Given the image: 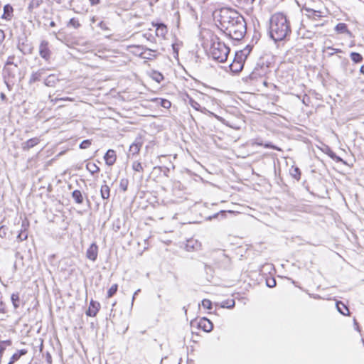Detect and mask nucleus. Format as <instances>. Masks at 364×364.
<instances>
[{"instance_id": "nucleus-43", "label": "nucleus", "mask_w": 364, "mask_h": 364, "mask_svg": "<svg viewBox=\"0 0 364 364\" xmlns=\"http://www.w3.org/2000/svg\"><path fill=\"white\" fill-rule=\"evenodd\" d=\"M237 2L242 6H248L252 4L255 0H236Z\"/></svg>"}, {"instance_id": "nucleus-56", "label": "nucleus", "mask_w": 364, "mask_h": 364, "mask_svg": "<svg viewBox=\"0 0 364 364\" xmlns=\"http://www.w3.org/2000/svg\"><path fill=\"white\" fill-rule=\"evenodd\" d=\"M1 98L2 100L6 99V95H5L4 93H1Z\"/></svg>"}, {"instance_id": "nucleus-39", "label": "nucleus", "mask_w": 364, "mask_h": 364, "mask_svg": "<svg viewBox=\"0 0 364 364\" xmlns=\"http://www.w3.org/2000/svg\"><path fill=\"white\" fill-rule=\"evenodd\" d=\"M189 105L193 108L195 109L196 110H198V111H200L201 110V106L196 101H195L194 100H193L192 98H191L189 100Z\"/></svg>"}, {"instance_id": "nucleus-3", "label": "nucleus", "mask_w": 364, "mask_h": 364, "mask_svg": "<svg viewBox=\"0 0 364 364\" xmlns=\"http://www.w3.org/2000/svg\"><path fill=\"white\" fill-rule=\"evenodd\" d=\"M210 53L214 60L223 63L228 58L230 48L223 42L214 41L211 46Z\"/></svg>"}, {"instance_id": "nucleus-36", "label": "nucleus", "mask_w": 364, "mask_h": 364, "mask_svg": "<svg viewBox=\"0 0 364 364\" xmlns=\"http://www.w3.org/2000/svg\"><path fill=\"white\" fill-rule=\"evenodd\" d=\"M118 289V285L117 284H113L107 291V297H112L114 294H116Z\"/></svg>"}, {"instance_id": "nucleus-16", "label": "nucleus", "mask_w": 364, "mask_h": 364, "mask_svg": "<svg viewBox=\"0 0 364 364\" xmlns=\"http://www.w3.org/2000/svg\"><path fill=\"white\" fill-rule=\"evenodd\" d=\"M306 11L309 13L307 16L313 21H317L322 17V13L320 11H316L311 9H306Z\"/></svg>"}, {"instance_id": "nucleus-41", "label": "nucleus", "mask_w": 364, "mask_h": 364, "mask_svg": "<svg viewBox=\"0 0 364 364\" xmlns=\"http://www.w3.org/2000/svg\"><path fill=\"white\" fill-rule=\"evenodd\" d=\"M91 145V141L89 139L83 140L80 144V148L82 149H87Z\"/></svg>"}, {"instance_id": "nucleus-15", "label": "nucleus", "mask_w": 364, "mask_h": 364, "mask_svg": "<svg viewBox=\"0 0 364 364\" xmlns=\"http://www.w3.org/2000/svg\"><path fill=\"white\" fill-rule=\"evenodd\" d=\"M335 31L338 33H346L349 37H352V33L348 29V26L345 23H339L335 27Z\"/></svg>"}, {"instance_id": "nucleus-8", "label": "nucleus", "mask_w": 364, "mask_h": 364, "mask_svg": "<svg viewBox=\"0 0 364 364\" xmlns=\"http://www.w3.org/2000/svg\"><path fill=\"white\" fill-rule=\"evenodd\" d=\"M200 328L205 332H210L213 328V323L205 317L201 318L198 323Z\"/></svg>"}, {"instance_id": "nucleus-60", "label": "nucleus", "mask_w": 364, "mask_h": 364, "mask_svg": "<svg viewBox=\"0 0 364 364\" xmlns=\"http://www.w3.org/2000/svg\"><path fill=\"white\" fill-rule=\"evenodd\" d=\"M8 364H14L11 361H9Z\"/></svg>"}, {"instance_id": "nucleus-21", "label": "nucleus", "mask_w": 364, "mask_h": 364, "mask_svg": "<svg viewBox=\"0 0 364 364\" xmlns=\"http://www.w3.org/2000/svg\"><path fill=\"white\" fill-rule=\"evenodd\" d=\"M28 353L27 350L21 349L14 353L10 359V361L15 363L20 359L22 355H26Z\"/></svg>"}, {"instance_id": "nucleus-23", "label": "nucleus", "mask_w": 364, "mask_h": 364, "mask_svg": "<svg viewBox=\"0 0 364 364\" xmlns=\"http://www.w3.org/2000/svg\"><path fill=\"white\" fill-rule=\"evenodd\" d=\"M11 300L15 309H18L20 306L21 301L18 292L13 293L11 296Z\"/></svg>"}, {"instance_id": "nucleus-58", "label": "nucleus", "mask_w": 364, "mask_h": 364, "mask_svg": "<svg viewBox=\"0 0 364 364\" xmlns=\"http://www.w3.org/2000/svg\"><path fill=\"white\" fill-rule=\"evenodd\" d=\"M222 256L225 258V259H227V256L224 254V253H222Z\"/></svg>"}, {"instance_id": "nucleus-50", "label": "nucleus", "mask_w": 364, "mask_h": 364, "mask_svg": "<svg viewBox=\"0 0 364 364\" xmlns=\"http://www.w3.org/2000/svg\"><path fill=\"white\" fill-rule=\"evenodd\" d=\"M5 38V34L3 30L0 29V43Z\"/></svg>"}, {"instance_id": "nucleus-20", "label": "nucleus", "mask_w": 364, "mask_h": 364, "mask_svg": "<svg viewBox=\"0 0 364 364\" xmlns=\"http://www.w3.org/2000/svg\"><path fill=\"white\" fill-rule=\"evenodd\" d=\"M326 154L336 162L346 164V162L340 156H337L328 146L326 147Z\"/></svg>"}, {"instance_id": "nucleus-1", "label": "nucleus", "mask_w": 364, "mask_h": 364, "mask_svg": "<svg viewBox=\"0 0 364 364\" xmlns=\"http://www.w3.org/2000/svg\"><path fill=\"white\" fill-rule=\"evenodd\" d=\"M218 21L225 33L233 40L240 41L246 33V22L244 17L234 9H220Z\"/></svg>"}, {"instance_id": "nucleus-55", "label": "nucleus", "mask_w": 364, "mask_h": 364, "mask_svg": "<svg viewBox=\"0 0 364 364\" xmlns=\"http://www.w3.org/2000/svg\"><path fill=\"white\" fill-rule=\"evenodd\" d=\"M360 72L362 74H364V65L360 67Z\"/></svg>"}, {"instance_id": "nucleus-31", "label": "nucleus", "mask_w": 364, "mask_h": 364, "mask_svg": "<svg viewBox=\"0 0 364 364\" xmlns=\"http://www.w3.org/2000/svg\"><path fill=\"white\" fill-rule=\"evenodd\" d=\"M86 168L90 172L91 174H94L100 171V168L95 163H87Z\"/></svg>"}, {"instance_id": "nucleus-26", "label": "nucleus", "mask_w": 364, "mask_h": 364, "mask_svg": "<svg viewBox=\"0 0 364 364\" xmlns=\"http://www.w3.org/2000/svg\"><path fill=\"white\" fill-rule=\"evenodd\" d=\"M100 193H101V196L103 199H108L109 198V196H110V188L109 187L105 184V185H102L101 186V189H100Z\"/></svg>"}, {"instance_id": "nucleus-51", "label": "nucleus", "mask_w": 364, "mask_h": 364, "mask_svg": "<svg viewBox=\"0 0 364 364\" xmlns=\"http://www.w3.org/2000/svg\"><path fill=\"white\" fill-rule=\"evenodd\" d=\"M46 360L50 364L52 363V358H51V355L49 353L47 354Z\"/></svg>"}, {"instance_id": "nucleus-29", "label": "nucleus", "mask_w": 364, "mask_h": 364, "mask_svg": "<svg viewBox=\"0 0 364 364\" xmlns=\"http://www.w3.org/2000/svg\"><path fill=\"white\" fill-rule=\"evenodd\" d=\"M291 176L297 181L300 180L301 178V171L298 167L292 166L290 169Z\"/></svg>"}, {"instance_id": "nucleus-42", "label": "nucleus", "mask_w": 364, "mask_h": 364, "mask_svg": "<svg viewBox=\"0 0 364 364\" xmlns=\"http://www.w3.org/2000/svg\"><path fill=\"white\" fill-rule=\"evenodd\" d=\"M194 243H197L196 241L194 240H188L187 244L186 245V248L188 251H190L191 250H194L195 246Z\"/></svg>"}, {"instance_id": "nucleus-13", "label": "nucleus", "mask_w": 364, "mask_h": 364, "mask_svg": "<svg viewBox=\"0 0 364 364\" xmlns=\"http://www.w3.org/2000/svg\"><path fill=\"white\" fill-rule=\"evenodd\" d=\"M39 142H40V139L37 137L30 139L27 140L26 141L22 143V144H21L22 149L24 151H28L30 149L34 147Z\"/></svg>"}, {"instance_id": "nucleus-9", "label": "nucleus", "mask_w": 364, "mask_h": 364, "mask_svg": "<svg viewBox=\"0 0 364 364\" xmlns=\"http://www.w3.org/2000/svg\"><path fill=\"white\" fill-rule=\"evenodd\" d=\"M97 253L98 247L95 243H92L87 249L86 256L89 259L95 261L97 257Z\"/></svg>"}, {"instance_id": "nucleus-49", "label": "nucleus", "mask_w": 364, "mask_h": 364, "mask_svg": "<svg viewBox=\"0 0 364 364\" xmlns=\"http://www.w3.org/2000/svg\"><path fill=\"white\" fill-rule=\"evenodd\" d=\"M141 291V289H137L134 293V295L132 296V305H133V303H134V301L135 299V297L136 296H137V294Z\"/></svg>"}, {"instance_id": "nucleus-46", "label": "nucleus", "mask_w": 364, "mask_h": 364, "mask_svg": "<svg viewBox=\"0 0 364 364\" xmlns=\"http://www.w3.org/2000/svg\"><path fill=\"white\" fill-rule=\"evenodd\" d=\"M14 55H11L7 59V61L6 63V65H14L15 67H17L18 65L17 64H15L14 63Z\"/></svg>"}, {"instance_id": "nucleus-24", "label": "nucleus", "mask_w": 364, "mask_h": 364, "mask_svg": "<svg viewBox=\"0 0 364 364\" xmlns=\"http://www.w3.org/2000/svg\"><path fill=\"white\" fill-rule=\"evenodd\" d=\"M336 307L338 311L343 315H348L349 309L348 307L341 301L336 302Z\"/></svg>"}, {"instance_id": "nucleus-5", "label": "nucleus", "mask_w": 364, "mask_h": 364, "mask_svg": "<svg viewBox=\"0 0 364 364\" xmlns=\"http://www.w3.org/2000/svg\"><path fill=\"white\" fill-rule=\"evenodd\" d=\"M268 70V65H266L264 63H262V65L257 64V66L254 68L253 71L250 73V78L251 80H255L257 78V77L265 75Z\"/></svg>"}, {"instance_id": "nucleus-35", "label": "nucleus", "mask_w": 364, "mask_h": 364, "mask_svg": "<svg viewBox=\"0 0 364 364\" xmlns=\"http://www.w3.org/2000/svg\"><path fill=\"white\" fill-rule=\"evenodd\" d=\"M129 184V180L126 178H123L120 180L119 182V188L123 191V192H125L127 191Z\"/></svg>"}, {"instance_id": "nucleus-28", "label": "nucleus", "mask_w": 364, "mask_h": 364, "mask_svg": "<svg viewBox=\"0 0 364 364\" xmlns=\"http://www.w3.org/2000/svg\"><path fill=\"white\" fill-rule=\"evenodd\" d=\"M43 3V0H31L28 4V10L32 12L33 9H37Z\"/></svg>"}, {"instance_id": "nucleus-14", "label": "nucleus", "mask_w": 364, "mask_h": 364, "mask_svg": "<svg viewBox=\"0 0 364 364\" xmlns=\"http://www.w3.org/2000/svg\"><path fill=\"white\" fill-rule=\"evenodd\" d=\"M14 9L10 4H6L4 6V13L1 16V18L6 21H11L13 18Z\"/></svg>"}, {"instance_id": "nucleus-22", "label": "nucleus", "mask_w": 364, "mask_h": 364, "mask_svg": "<svg viewBox=\"0 0 364 364\" xmlns=\"http://www.w3.org/2000/svg\"><path fill=\"white\" fill-rule=\"evenodd\" d=\"M72 197H73V198L74 199V200L75 201L76 203H77V204L82 203V202H83V197H82V193H81L80 191L75 190L72 193Z\"/></svg>"}, {"instance_id": "nucleus-4", "label": "nucleus", "mask_w": 364, "mask_h": 364, "mask_svg": "<svg viewBox=\"0 0 364 364\" xmlns=\"http://www.w3.org/2000/svg\"><path fill=\"white\" fill-rule=\"evenodd\" d=\"M246 60L244 53L236 52L232 63L230 65V68L233 73H238L242 70L244 62Z\"/></svg>"}, {"instance_id": "nucleus-37", "label": "nucleus", "mask_w": 364, "mask_h": 364, "mask_svg": "<svg viewBox=\"0 0 364 364\" xmlns=\"http://www.w3.org/2000/svg\"><path fill=\"white\" fill-rule=\"evenodd\" d=\"M132 168L135 171H138V172H143L144 171V168H143L140 162H139V161H134L132 164Z\"/></svg>"}, {"instance_id": "nucleus-45", "label": "nucleus", "mask_w": 364, "mask_h": 364, "mask_svg": "<svg viewBox=\"0 0 364 364\" xmlns=\"http://www.w3.org/2000/svg\"><path fill=\"white\" fill-rule=\"evenodd\" d=\"M98 26L102 29V30H104V31H109L110 29L107 25V23L105 21H100L98 24Z\"/></svg>"}, {"instance_id": "nucleus-44", "label": "nucleus", "mask_w": 364, "mask_h": 364, "mask_svg": "<svg viewBox=\"0 0 364 364\" xmlns=\"http://www.w3.org/2000/svg\"><path fill=\"white\" fill-rule=\"evenodd\" d=\"M252 48L247 46L243 50L237 51L238 53H244L245 58H247L248 55L250 53Z\"/></svg>"}, {"instance_id": "nucleus-34", "label": "nucleus", "mask_w": 364, "mask_h": 364, "mask_svg": "<svg viewBox=\"0 0 364 364\" xmlns=\"http://www.w3.org/2000/svg\"><path fill=\"white\" fill-rule=\"evenodd\" d=\"M235 302L233 299L223 301L221 304L222 308L231 309L235 306Z\"/></svg>"}, {"instance_id": "nucleus-2", "label": "nucleus", "mask_w": 364, "mask_h": 364, "mask_svg": "<svg viewBox=\"0 0 364 364\" xmlns=\"http://www.w3.org/2000/svg\"><path fill=\"white\" fill-rule=\"evenodd\" d=\"M269 36L274 41L287 39L291 34L289 21L282 13H276L269 20Z\"/></svg>"}, {"instance_id": "nucleus-12", "label": "nucleus", "mask_w": 364, "mask_h": 364, "mask_svg": "<svg viewBox=\"0 0 364 364\" xmlns=\"http://www.w3.org/2000/svg\"><path fill=\"white\" fill-rule=\"evenodd\" d=\"M104 159L107 165L112 166L115 163L117 159L115 151L112 149H109L106 152Z\"/></svg>"}, {"instance_id": "nucleus-17", "label": "nucleus", "mask_w": 364, "mask_h": 364, "mask_svg": "<svg viewBox=\"0 0 364 364\" xmlns=\"http://www.w3.org/2000/svg\"><path fill=\"white\" fill-rule=\"evenodd\" d=\"M154 26L156 27V36L164 37L166 34L167 28H166V26L164 23H156Z\"/></svg>"}, {"instance_id": "nucleus-54", "label": "nucleus", "mask_w": 364, "mask_h": 364, "mask_svg": "<svg viewBox=\"0 0 364 364\" xmlns=\"http://www.w3.org/2000/svg\"><path fill=\"white\" fill-rule=\"evenodd\" d=\"M49 25L51 27H54V26H55V23L52 21L50 22Z\"/></svg>"}, {"instance_id": "nucleus-52", "label": "nucleus", "mask_w": 364, "mask_h": 364, "mask_svg": "<svg viewBox=\"0 0 364 364\" xmlns=\"http://www.w3.org/2000/svg\"><path fill=\"white\" fill-rule=\"evenodd\" d=\"M92 5H97L100 3V0H90Z\"/></svg>"}, {"instance_id": "nucleus-48", "label": "nucleus", "mask_w": 364, "mask_h": 364, "mask_svg": "<svg viewBox=\"0 0 364 364\" xmlns=\"http://www.w3.org/2000/svg\"><path fill=\"white\" fill-rule=\"evenodd\" d=\"M327 49L332 50V52L330 53L331 55H333L334 53H341V49L333 48L332 47H328Z\"/></svg>"}, {"instance_id": "nucleus-30", "label": "nucleus", "mask_w": 364, "mask_h": 364, "mask_svg": "<svg viewBox=\"0 0 364 364\" xmlns=\"http://www.w3.org/2000/svg\"><path fill=\"white\" fill-rule=\"evenodd\" d=\"M350 56L351 60L355 63H361L363 61V56L360 53H356V52H352L350 53Z\"/></svg>"}, {"instance_id": "nucleus-57", "label": "nucleus", "mask_w": 364, "mask_h": 364, "mask_svg": "<svg viewBox=\"0 0 364 364\" xmlns=\"http://www.w3.org/2000/svg\"><path fill=\"white\" fill-rule=\"evenodd\" d=\"M323 23H318V24H316L315 26H323Z\"/></svg>"}, {"instance_id": "nucleus-40", "label": "nucleus", "mask_w": 364, "mask_h": 364, "mask_svg": "<svg viewBox=\"0 0 364 364\" xmlns=\"http://www.w3.org/2000/svg\"><path fill=\"white\" fill-rule=\"evenodd\" d=\"M202 306L207 309H212V302L209 299H203L202 301Z\"/></svg>"}, {"instance_id": "nucleus-53", "label": "nucleus", "mask_w": 364, "mask_h": 364, "mask_svg": "<svg viewBox=\"0 0 364 364\" xmlns=\"http://www.w3.org/2000/svg\"><path fill=\"white\" fill-rule=\"evenodd\" d=\"M22 236H23V234L21 233V234L18 235V237H19L21 240H25V239L27 238V235L26 234L23 235V237H22Z\"/></svg>"}, {"instance_id": "nucleus-7", "label": "nucleus", "mask_w": 364, "mask_h": 364, "mask_svg": "<svg viewBox=\"0 0 364 364\" xmlns=\"http://www.w3.org/2000/svg\"><path fill=\"white\" fill-rule=\"evenodd\" d=\"M46 70H50V68H40L36 71L32 72L28 80V84L31 85L36 82L40 81L43 76L46 74Z\"/></svg>"}, {"instance_id": "nucleus-6", "label": "nucleus", "mask_w": 364, "mask_h": 364, "mask_svg": "<svg viewBox=\"0 0 364 364\" xmlns=\"http://www.w3.org/2000/svg\"><path fill=\"white\" fill-rule=\"evenodd\" d=\"M39 55L46 62L50 61L51 57V51L48 47V42L42 41L39 46Z\"/></svg>"}, {"instance_id": "nucleus-32", "label": "nucleus", "mask_w": 364, "mask_h": 364, "mask_svg": "<svg viewBox=\"0 0 364 364\" xmlns=\"http://www.w3.org/2000/svg\"><path fill=\"white\" fill-rule=\"evenodd\" d=\"M252 144L253 145L254 144H257L258 146H263L265 148H269V149H275V150H278V151L281 150L279 147H277V146H276L274 145H272L270 143L263 144L262 142H259L257 141H255L252 142Z\"/></svg>"}, {"instance_id": "nucleus-33", "label": "nucleus", "mask_w": 364, "mask_h": 364, "mask_svg": "<svg viewBox=\"0 0 364 364\" xmlns=\"http://www.w3.org/2000/svg\"><path fill=\"white\" fill-rule=\"evenodd\" d=\"M151 77L157 82H161L164 80L163 75L158 71H153L151 73Z\"/></svg>"}, {"instance_id": "nucleus-27", "label": "nucleus", "mask_w": 364, "mask_h": 364, "mask_svg": "<svg viewBox=\"0 0 364 364\" xmlns=\"http://www.w3.org/2000/svg\"><path fill=\"white\" fill-rule=\"evenodd\" d=\"M153 101L159 102L161 107L166 109H168L171 106V102L166 99L155 98L153 100Z\"/></svg>"}, {"instance_id": "nucleus-19", "label": "nucleus", "mask_w": 364, "mask_h": 364, "mask_svg": "<svg viewBox=\"0 0 364 364\" xmlns=\"http://www.w3.org/2000/svg\"><path fill=\"white\" fill-rule=\"evenodd\" d=\"M141 145H142V144L140 141H135L134 143H132L130 145L129 150V152L132 155L137 154L139 152V151H140Z\"/></svg>"}, {"instance_id": "nucleus-47", "label": "nucleus", "mask_w": 364, "mask_h": 364, "mask_svg": "<svg viewBox=\"0 0 364 364\" xmlns=\"http://www.w3.org/2000/svg\"><path fill=\"white\" fill-rule=\"evenodd\" d=\"M267 285L269 287H274L276 286V281L274 279H272L271 280L269 281H267Z\"/></svg>"}, {"instance_id": "nucleus-18", "label": "nucleus", "mask_w": 364, "mask_h": 364, "mask_svg": "<svg viewBox=\"0 0 364 364\" xmlns=\"http://www.w3.org/2000/svg\"><path fill=\"white\" fill-rule=\"evenodd\" d=\"M18 49L23 54V55H27V54H31V52H32V48L25 43H18Z\"/></svg>"}, {"instance_id": "nucleus-11", "label": "nucleus", "mask_w": 364, "mask_h": 364, "mask_svg": "<svg viewBox=\"0 0 364 364\" xmlns=\"http://www.w3.org/2000/svg\"><path fill=\"white\" fill-rule=\"evenodd\" d=\"M59 81L60 80L55 74H50L44 80L43 83L47 87H54Z\"/></svg>"}, {"instance_id": "nucleus-25", "label": "nucleus", "mask_w": 364, "mask_h": 364, "mask_svg": "<svg viewBox=\"0 0 364 364\" xmlns=\"http://www.w3.org/2000/svg\"><path fill=\"white\" fill-rule=\"evenodd\" d=\"M12 344L11 340H0V360L2 358L4 350H6V346H10Z\"/></svg>"}, {"instance_id": "nucleus-59", "label": "nucleus", "mask_w": 364, "mask_h": 364, "mask_svg": "<svg viewBox=\"0 0 364 364\" xmlns=\"http://www.w3.org/2000/svg\"><path fill=\"white\" fill-rule=\"evenodd\" d=\"M263 83H264V85H267V82L266 81H264Z\"/></svg>"}, {"instance_id": "nucleus-10", "label": "nucleus", "mask_w": 364, "mask_h": 364, "mask_svg": "<svg viewBox=\"0 0 364 364\" xmlns=\"http://www.w3.org/2000/svg\"><path fill=\"white\" fill-rule=\"evenodd\" d=\"M100 304L99 302L92 300L86 311V315L88 316H95L100 309Z\"/></svg>"}, {"instance_id": "nucleus-38", "label": "nucleus", "mask_w": 364, "mask_h": 364, "mask_svg": "<svg viewBox=\"0 0 364 364\" xmlns=\"http://www.w3.org/2000/svg\"><path fill=\"white\" fill-rule=\"evenodd\" d=\"M68 26H73L75 28H78L80 26V23L76 18H72L70 19Z\"/></svg>"}]
</instances>
